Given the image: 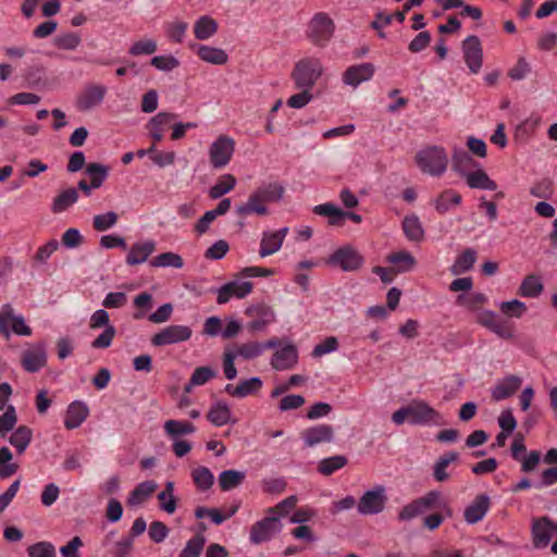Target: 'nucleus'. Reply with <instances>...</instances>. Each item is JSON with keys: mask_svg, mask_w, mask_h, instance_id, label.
I'll return each mask as SVG.
<instances>
[{"mask_svg": "<svg viewBox=\"0 0 557 557\" xmlns=\"http://www.w3.org/2000/svg\"><path fill=\"white\" fill-rule=\"evenodd\" d=\"M231 409L224 401H216L207 413V419L215 426H223L231 421Z\"/></svg>", "mask_w": 557, "mask_h": 557, "instance_id": "obj_33", "label": "nucleus"}, {"mask_svg": "<svg viewBox=\"0 0 557 557\" xmlns=\"http://www.w3.org/2000/svg\"><path fill=\"white\" fill-rule=\"evenodd\" d=\"M375 72V66L372 63H361L351 65L343 73L344 84L354 88L358 87L361 83L370 81Z\"/></svg>", "mask_w": 557, "mask_h": 557, "instance_id": "obj_16", "label": "nucleus"}, {"mask_svg": "<svg viewBox=\"0 0 557 557\" xmlns=\"http://www.w3.org/2000/svg\"><path fill=\"white\" fill-rule=\"evenodd\" d=\"M29 557H55V547L50 542H37L27 548Z\"/></svg>", "mask_w": 557, "mask_h": 557, "instance_id": "obj_56", "label": "nucleus"}, {"mask_svg": "<svg viewBox=\"0 0 557 557\" xmlns=\"http://www.w3.org/2000/svg\"><path fill=\"white\" fill-rule=\"evenodd\" d=\"M463 60L473 74H478L483 64V50L481 40L475 35L468 36L461 45Z\"/></svg>", "mask_w": 557, "mask_h": 557, "instance_id": "obj_13", "label": "nucleus"}, {"mask_svg": "<svg viewBox=\"0 0 557 557\" xmlns=\"http://www.w3.org/2000/svg\"><path fill=\"white\" fill-rule=\"evenodd\" d=\"M78 199V193L74 187L61 191L51 203L53 213H61L73 206Z\"/></svg>", "mask_w": 557, "mask_h": 557, "instance_id": "obj_36", "label": "nucleus"}, {"mask_svg": "<svg viewBox=\"0 0 557 557\" xmlns=\"http://www.w3.org/2000/svg\"><path fill=\"white\" fill-rule=\"evenodd\" d=\"M387 503L386 490L383 485H376L367 491L360 497L357 504V510L360 515L372 516L381 513Z\"/></svg>", "mask_w": 557, "mask_h": 557, "instance_id": "obj_8", "label": "nucleus"}, {"mask_svg": "<svg viewBox=\"0 0 557 557\" xmlns=\"http://www.w3.org/2000/svg\"><path fill=\"white\" fill-rule=\"evenodd\" d=\"M301 437L308 447L320 443H330L334 437V430L329 424H318L302 431Z\"/></svg>", "mask_w": 557, "mask_h": 557, "instance_id": "obj_18", "label": "nucleus"}, {"mask_svg": "<svg viewBox=\"0 0 557 557\" xmlns=\"http://www.w3.org/2000/svg\"><path fill=\"white\" fill-rule=\"evenodd\" d=\"M193 331L187 325L172 324L163 327L151 337V345L161 347L166 345L178 344L188 341Z\"/></svg>", "mask_w": 557, "mask_h": 557, "instance_id": "obj_10", "label": "nucleus"}, {"mask_svg": "<svg viewBox=\"0 0 557 557\" xmlns=\"http://www.w3.org/2000/svg\"><path fill=\"white\" fill-rule=\"evenodd\" d=\"M387 261L397 265V272L399 273L412 270L417 263L414 257L407 251L391 253Z\"/></svg>", "mask_w": 557, "mask_h": 557, "instance_id": "obj_45", "label": "nucleus"}, {"mask_svg": "<svg viewBox=\"0 0 557 557\" xmlns=\"http://www.w3.org/2000/svg\"><path fill=\"white\" fill-rule=\"evenodd\" d=\"M107 88L102 85L90 84L78 95L76 107L79 111H89L99 106L106 96Z\"/></svg>", "mask_w": 557, "mask_h": 557, "instance_id": "obj_15", "label": "nucleus"}, {"mask_svg": "<svg viewBox=\"0 0 557 557\" xmlns=\"http://www.w3.org/2000/svg\"><path fill=\"white\" fill-rule=\"evenodd\" d=\"M298 360V352L295 345L289 344L276 350L271 359L273 369L282 371L292 369Z\"/></svg>", "mask_w": 557, "mask_h": 557, "instance_id": "obj_21", "label": "nucleus"}, {"mask_svg": "<svg viewBox=\"0 0 557 557\" xmlns=\"http://www.w3.org/2000/svg\"><path fill=\"white\" fill-rule=\"evenodd\" d=\"M89 409L87 405L83 401L75 400L67 407L64 426L67 430L76 429L87 419Z\"/></svg>", "mask_w": 557, "mask_h": 557, "instance_id": "obj_22", "label": "nucleus"}, {"mask_svg": "<svg viewBox=\"0 0 557 557\" xmlns=\"http://www.w3.org/2000/svg\"><path fill=\"white\" fill-rule=\"evenodd\" d=\"M348 460L343 455H335L329 458L322 459L318 465V471L323 475H331L335 471L344 468Z\"/></svg>", "mask_w": 557, "mask_h": 557, "instance_id": "obj_44", "label": "nucleus"}, {"mask_svg": "<svg viewBox=\"0 0 557 557\" xmlns=\"http://www.w3.org/2000/svg\"><path fill=\"white\" fill-rule=\"evenodd\" d=\"M115 334V327L113 325H108L104 331L92 341L91 347L96 349L110 347Z\"/></svg>", "mask_w": 557, "mask_h": 557, "instance_id": "obj_63", "label": "nucleus"}, {"mask_svg": "<svg viewBox=\"0 0 557 557\" xmlns=\"http://www.w3.org/2000/svg\"><path fill=\"white\" fill-rule=\"evenodd\" d=\"M451 161L453 170L461 176H466L468 174V170L476 166V162L473 160L470 153L463 149H455Z\"/></svg>", "mask_w": 557, "mask_h": 557, "instance_id": "obj_35", "label": "nucleus"}, {"mask_svg": "<svg viewBox=\"0 0 557 557\" xmlns=\"http://www.w3.org/2000/svg\"><path fill=\"white\" fill-rule=\"evenodd\" d=\"M282 530V523L277 516L269 515L257 521L250 529V542L261 544L270 541L275 534Z\"/></svg>", "mask_w": 557, "mask_h": 557, "instance_id": "obj_11", "label": "nucleus"}, {"mask_svg": "<svg viewBox=\"0 0 557 557\" xmlns=\"http://www.w3.org/2000/svg\"><path fill=\"white\" fill-rule=\"evenodd\" d=\"M459 461V454L457 451H448L438 457L433 466V478L436 482H446L449 480L450 474L447 471L449 465Z\"/></svg>", "mask_w": 557, "mask_h": 557, "instance_id": "obj_24", "label": "nucleus"}, {"mask_svg": "<svg viewBox=\"0 0 557 557\" xmlns=\"http://www.w3.org/2000/svg\"><path fill=\"white\" fill-rule=\"evenodd\" d=\"M284 193V186L277 182L263 184L249 195L247 202L236 206L235 213L240 218L250 214L267 215L269 210L265 203L280 201Z\"/></svg>", "mask_w": 557, "mask_h": 557, "instance_id": "obj_3", "label": "nucleus"}, {"mask_svg": "<svg viewBox=\"0 0 557 557\" xmlns=\"http://www.w3.org/2000/svg\"><path fill=\"white\" fill-rule=\"evenodd\" d=\"M530 194L533 197L549 199L554 194L553 181L549 178H543L534 183L530 188Z\"/></svg>", "mask_w": 557, "mask_h": 557, "instance_id": "obj_53", "label": "nucleus"}, {"mask_svg": "<svg viewBox=\"0 0 557 557\" xmlns=\"http://www.w3.org/2000/svg\"><path fill=\"white\" fill-rule=\"evenodd\" d=\"M218 30V23L210 16H201L194 26L195 37L199 40H207Z\"/></svg>", "mask_w": 557, "mask_h": 557, "instance_id": "obj_39", "label": "nucleus"}, {"mask_svg": "<svg viewBox=\"0 0 557 557\" xmlns=\"http://www.w3.org/2000/svg\"><path fill=\"white\" fill-rule=\"evenodd\" d=\"M196 53L202 61L214 65H223L228 61L227 53L221 48L198 45Z\"/></svg>", "mask_w": 557, "mask_h": 557, "instance_id": "obj_28", "label": "nucleus"}, {"mask_svg": "<svg viewBox=\"0 0 557 557\" xmlns=\"http://www.w3.org/2000/svg\"><path fill=\"white\" fill-rule=\"evenodd\" d=\"M401 228L406 238L413 243H421L425 232L419 216L414 213L408 214L401 222Z\"/></svg>", "mask_w": 557, "mask_h": 557, "instance_id": "obj_23", "label": "nucleus"}, {"mask_svg": "<svg viewBox=\"0 0 557 557\" xmlns=\"http://www.w3.org/2000/svg\"><path fill=\"white\" fill-rule=\"evenodd\" d=\"M119 220L117 213L114 211H108L102 214H97L92 219V227L97 232H106L113 227Z\"/></svg>", "mask_w": 557, "mask_h": 557, "instance_id": "obj_51", "label": "nucleus"}, {"mask_svg": "<svg viewBox=\"0 0 557 557\" xmlns=\"http://www.w3.org/2000/svg\"><path fill=\"white\" fill-rule=\"evenodd\" d=\"M164 432L173 440H180L184 435L191 434L196 431V426L186 420H168L164 423Z\"/></svg>", "mask_w": 557, "mask_h": 557, "instance_id": "obj_29", "label": "nucleus"}, {"mask_svg": "<svg viewBox=\"0 0 557 557\" xmlns=\"http://www.w3.org/2000/svg\"><path fill=\"white\" fill-rule=\"evenodd\" d=\"M205 544L206 537L201 533H198L186 543L178 557H199Z\"/></svg>", "mask_w": 557, "mask_h": 557, "instance_id": "obj_47", "label": "nucleus"}, {"mask_svg": "<svg viewBox=\"0 0 557 557\" xmlns=\"http://www.w3.org/2000/svg\"><path fill=\"white\" fill-rule=\"evenodd\" d=\"M419 168L432 176H441L447 169L448 158L444 148L431 147L420 151L417 157Z\"/></svg>", "mask_w": 557, "mask_h": 557, "instance_id": "obj_6", "label": "nucleus"}, {"mask_svg": "<svg viewBox=\"0 0 557 557\" xmlns=\"http://www.w3.org/2000/svg\"><path fill=\"white\" fill-rule=\"evenodd\" d=\"M236 185V178L232 174L222 175L218 182L209 189V196L218 199L230 193Z\"/></svg>", "mask_w": 557, "mask_h": 557, "instance_id": "obj_43", "label": "nucleus"}, {"mask_svg": "<svg viewBox=\"0 0 557 557\" xmlns=\"http://www.w3.org/2000/svg\"><path fill=\"white\" fill-rule=\"evenodd\" d=\"M432 203L440 214H445L451 206H459L461 203V196L454 189H445Z\"/></svg>", "mask_w": 557, "mask_h": 557, "instance_id": "obj_30", "label": "nucleus"}, {"mask_svg": "<svg viewBox=\"0 0 557 557\" xmlns=\"http://www.w3.org/2000/svg\"><path fill=\"white\" fill-rule=\"evenodd\" d=\"M476 261V251L473 248H467L460 253L454 264L450 268V271L455 275L462 274L471 270Z\"/></svg>", "mask_w": 557, "mask_h": 557, "instance_id": "obj_37", "label": "nucleus"}, {"mask_svg": "<svg viewBox=\"0 0 557 557\" xmlns=\"http://www.w3.org/2000/svg\"><path fill=\"white\" fill-rule=\"evenodd\" d=\"M288 232L287 227H283L275 232H264L260 242V257H267L275 253L282 247L283 240Z\"/></svg>", "mask_w": 557, "mask_h": 557, "instance_id": "obj_20", "label": "nucleus"}, {"mask_svg": "<svg viewBox=\"0 0 557 557\" xmlns=\"http://www.w3.org/2000/svg\"><path fill=\"white\" fill-rule=\"evenodd\" d=\"M190 475L196 487L201 492L210 490L214 483L213 473L205 466L193 469Z\"/></svg>", "mask_w": 557, "mask_h": 557, "instance_id": "obj_41", "label": "nucleus"}, {"mask_svg": "<svg viewBox=\"0 0 557 557\" xmlns=\"http://www.w3.org/2000/svg\"><path fill=\"white\" fill-rule=\"evenodd\" d=\"M323 73V65L318 58L299 60L292 72V78L299 89H311Z\"/></svg>", "mask_w": 557, "mask_h": 557, "instance_id": "obj_4", "label": "nucleus"}, {"mask_svg": "<svg viewBox=\"0 0 557 557\" xmlns=\"http://www.w3.org/2000/svg\"><path fill=\"white\" fill-rule=\"evenodd\" d=\"M476 322L480 325L488 329L500 338L510 339L513 337L512 327L507 321L499 318L494 311H480L476 315Z\"/></svg>", "mask_w": 557, "mask_h": 557, "instance_id": "obj_14", "label": "nucleus"}, {"mask_svg": "<svg viewBox=\"0 0 557 557\" xmlns=\"http://www.w3.org/2000/svg\"><path fill=\"white\" fill-rule=\"evenodd\" d=\"M363 263L362 255L350 245L337 248L325 260V264L341 269L344 272H356L362 268Z\"/></svg>", "mask_w": 557, "mask_h": 557, "instance_id": "obj_5", "label": "nucleus"}, {"mask_svg": "<svg viewBox=\"0 0 557 557\" xmlns=\"http://www.w3.org/2000/svg\"><path fill=\"white\" fill-rule=\"evenodd\" d=\"M430 510H435V512L423 519V527L431 531L436 530L445 517L453 516V510L448 503L442 499L441 492L430 491L422 497L405 505L398 513V520L410 521Z\"/></svg>", "mask_w": 557, "mask_h": 557, "instance_id": "obj_1", "label": "nucleus"}, {"mask_svg": "<svg viewBox=\"0 0 557 557\" xmlns=\"http://www.w3.org/2000/svg\"><path fill=\"white\" fill-rule=\"evenodd\" d=\"M235 151V140L227 135H220L209 148V160L214 169L226 166Z\"/></svg>", "mask_w": 557, "mask_h": 557, "instance_id": "obj_9", "label": "nucleus"}, {"mask_svg": "<svg viewBox=\"0 0 557 557\" xmlns=\"http://www.w3.org/2000/svg\"><path fill=\"white\" fill-rule=\"evenodd\" d=\"M157 484L153 481L139 483L128 495L127 505L138 506L145 503L156 491Z\"/></svg>", "mask_w": 557, "mask_h": 557, "instance_id": "obj_31", "label": "nucleus"}, {"mask_svg": "<svg viewBox=\"0 0 557 557\" xmlns=\"http://www.w3.org/2000/svg\"><path fill=\"white\" fill-rule=\"evenodd\" d=\"M486 301L487 297L482 293H475L469 296L459 295L457 298L458 304L467 306L471 311L479 310Z\"/></svg>", "mask_w": 557, "mask_h": 557, "instance_id": "obj_59", "label": "nucleus"}, {"mask_svg": "<svg viewBox=\"0 0 557 557\" xmlns=\"http://www.w3.org/2000/svg\"><path fill=\"white\" fill-rule=\"evenodd\" d=\"M335 30L333 20L324 12L313 15L309 23L308 36L310 40L319 47H324L332 38Z\"/></svg>", "mask_w": 557, "mask_h": 557, "instance_id": "obj_7", "label": "nucleus"}, {"mask_svg": "<svg viewBox=\"0 0 557 557\" xmlns=\"http://www.w3.org/2000/svg\"><path fill=\"white\" fill-rule=\"evenodd\" d=\"M158 49L157 42L153 39H143L134 42L128 53L132 55H150L153 54Z\"/></svg>", "mask_w": 557, "mask_h": 557, "instance_id": "obj_54", "label": "nucleus"}, {"mask_svg": "<svg viewBox=\"0 0 557 557\" xmlns=\"http://www.w3.org/2000/svg\"><path fill=\"white\" fill-rule=\"evenodd\" d=\"M228 249V243L224 239H219L206 250L205 258L208 260H220L227 253Z\"/></svg>", "mask_w": 557, "mask_h": 557, "instance_id": "obj_64", "label": "nucleus"}, {"mask_svg": "<svg viewBox=\"0 0 557 557\" xmlns=\"http://www.w3.org/2000/svg\"><path fill=\"white\" fill-rule=\"evenodd\" d=\"M17 423V414L15 407L12 405L7 406L3 414L0 416V433L2 435L12 431Z\"/></svg>", "mask_w": 557, "mask_h": 557, "instance_id": "obj_57", "label": "nucleus"}, {"mask_svg": "<svg viewBox=\"0 0 557 557\" xmlns=\"http://www.w3.org/2000/svg\"><path fill=\"white\" fill-rule=\"evenodd\" d=\"M491 506L490 497L486 494H479L473 502L465 509V520L469 524L481 521Z\"/></svg>", "mask_w": 557, "mask_h": 557, "instance_id": "obj_19", "label": "nucleus"}, {"mask_svg": "<svg viewBox=\"0 0 557 557\" xmlns=\"http://www.w3.org/2000/svg\"><path fill=\"white\" fill-rule=\"evenodd\" d=\"M85 171L90 177L91 186L97 189L100 188L107 180L110 168L101 163H89Z\"/></svg>", "mask_w": 557, "mask_h": 557, "instance_id": "obj_42", "label": "nucleus"}, {"mask_svg": "<svg viewBox=\"0 0 557 557\" xmlns=\"http://www.w3.org/2000/svg\"><path fill=\"white\" fill-rule=\"evenodd\" d=\"M521 379L517 375H508L492 391L494 400H503L513 395L521 386Z\"/></svg>", "mask_w": 557, "mask_h": 557, "instance_id": "obj_26", "label": "nucleus"}, {"mask_svg": "<svg viewBox=\"0 0 557 557\" xmlns=\"http://www.w3.org/2000/svg\"><path fill=\"white\" fill-rule=\"evenodd\" d=\"M392 421L401 425L407 421L411 425H444L446 421L441 412L422 399H412L392 414Z\"/></svg>", "mask_w": 557, "mask_h": 557, "instance_id": "obj_2", "label": "nucleus"}, {"mask_svg": "<svg viewBox=\"0 0 557 557\" xmlns=\"http://www.w3.org/2000/svg\"><path fill=\"white\" fill-rule=\"evenodd\" d=\"M313 212L318 215L329 218V224L333 226H342L346 220V211H343L332 202L315 206Z\"/></svg>", "mask_w": 557, "mask_h": 557, "instance_id": "obj_27", "label": "nucleus"}, {"mask_svg": "<svg viewBox=\"0 0 557 557\" xmlns=\"http://www.w3.org/2000/svg\"><path fill=\"white\" fill-rule=\"evenodd\" d=\"M532 543L535 548H545L552 537L557 535V523L549 517L535 518L532 521Z\"/></svg>", "mask_w": 557, "mask_h": 557, "instance_id": "obj_12", "label": "nucleus"}, {"mask_svg": "<svg viewBox=\"0 0 557 557\" xmlns=\"http://www.w3.org/2000/svg\"><path fill=\"white\" fill-rule=\"evenodd\" d=\"M174 483L169 481L165 483V488L162 491L158 498L162 502L161 508L168 513H173L176 510V500L173 496Z\"/></svg>", "mask_w": 557, "mask_h": 557, "instance_id": "obj_55", "label": "nucleus"}, {"mask_svg": "<svg viewBox=\"0 0 557 557\" xmlns=\"http://www.w3.org/2000/svg\"><path fill=\"white\" fill-rule=\"evenodd\" d=\"M543 289L544 285L540 276L529 274L522 280L518 294L522 297L536 298L542 294Z\"/></svg>", "mask_w": 557, "mask_h": 557, "instance_id": "obj_34", "label": "nucleus"}, {"mask_svg": "<svg viewBox=\"0 0 557 557\" xmlns=\"http://www.w3.org/2000/svg\"><path fill=\"white\" fill-rule=\"evenodd\" d=\"M150 64L163 72H171L180 66V61L174 55H156L150 60Z\"/></svg>", "mask_w": 557, "mask_h": 557, "instance_id": "obj_58", "label": "nucleus"}, {"mask_svg": "<svg viewBox=\"0 0 557 557\" xmlns=\"http://www.w3.org/2000/svg\"><path fill=\"white\" fill-rule=\"evenodd\" d=\"M150 264L152 267H162V268L171 267V268H175V269H181L184 265V261H183V258L178 253L168 251V252H162L159 256L154 257L150 261Z\"/></svg>", "mask_w": 557, "mask_h": 557, "instance_id": "obj_46", "label": "nucleus"}, {"mask_svg": "<svg viewBox=\"0 0 557 557\" xmlns=\"http://www.w3.org/2000/svg\"><path fill=\"white\" fill-rule=\"evenodd\" d=\"M232 352L236 354V357H242L245 360L255 359L262 355L261 345L258 342L236 345Z\"/></svg>", "mask_w": 557, "mask_h": 557, "instance_id": "obj_50", "label": "nucleus"}, {"mask_svg": "<svg viewBox=\"0 0 557 557\" xmlns=\"http://www.w3.org/2000/svg\"><path fill=\"white\" fill-rule=\"evenodd\" d=\"M177 115L171 112H160L156 114L147 124L148 129H160L164 131V127L169 125L172 121L176 120Z\"/></svg>", "mask_w": 557, "mask_h": 557, "instance_id": "obj_61", "label": "nucleus"}, {"mask_svg": "<svg viewBox=\"0 0 557 557\" xmlns=\"http://www.w3.org/2000/svg\"><path fill=\"white\" fill-rule=\"evenodd\" d=\"M246 478L245 472L238 470H224L219 474V486L223 492L239 486Z\"/></svg>", "mask_w": 557, "mask_h": 557, "instance_id": "obj_40", "label": "nucleus"}, {"mask_svg": "<svg viewBox=\"0 0 557 557\" xmlns=\"http://www.w3.org/2000/svg\"><path fill=\"white\" fill-rule=\"evenodd\" d=\"M262 387V381L258 376L250 377L248 380L242 381L236 387H235V394L238 398H244L249 395H253L257 392H259Z\"/></svg>", "mask_w": 557, "mask_h": 557, "instance_id": "obj_49", "label": "nucleus"}, {"mask_svg": "<svg viewBox=\"0 0 557 557\" xmlns=\"http://www.w3.org/2000/svg\"><path fill=\"white\" fill-rule=\"evenodd\" d=\"M33 438V431L27 425H20L15 431L11 434L9 442L10 444L16 448L18 454H23L28 445L30 444Z\"/></svg>", "mask_w": 557, "mask_h": 557, "instance_id": "obj_38", "label": "nucleus"}, {"mask_svg": "<svg viewBox=\"0 0 557 557\" xmlns=\"http://www.w3.org/2000/svg\"><path fill=\"white\" fill-rule=\"evenodd\" d=\"M46 363L47 354L45 346L41 344H38L22 354V366L27 372H38L46 366Z\"/></svg>", "mask_w": 557, "mask_h": 557, "instance_id": "obj_17", "label": "nucleus"}, {"mask_svg": "<svg viewBox=\"0 0 557 557\" xmlns=\"http://www.w3.org/2000/svg\"><path fill=\"white\" fill-rule=\"evenodd\" d=\"M465 177L467 185L472 189L495 190L497 188L496 183L482 169L470 172Z\"/></svg>", "mask_w": 557, "mask_h": 557, "instance_id": "obj_32", "label": "nucleus"}, {"mask_svg": "<svg viewBox=\"0 0 557 557\" xmlns=\"http://www.w3.org/2000/svg\"><path fill=\"white\" fill-rule=\"evenodd\" d=\"M499 309L503 314L509 317V318H521L528 310V307L524 302L512 299L509 301H503L499 305Z\"/></svg>", "mask_w": 557, "mask_h": 557, "instance_id": "obj_52", "label": "nucleus"}, {"mask_svg": "<svg viewBox=\"0 0 557 557\" xmlns=\"http://www.w3.org/2000/svg\"><path fill=\"white\" fill-rule=\"evenodd\" d=\"M531 73V65L525 58L520 57L517 63L508 71V77L512 81L524 79Z\"/></svg>", "mask_w": 557, "mask_h": 557, "instance_id": "obj_60", "label": "nucleus"}, {"mask_svg": "<svg viewBox=\"0 0 557 557\" xmlns=\"http://www.w3.org/2000/svg\"><path fill=\"white\" fill-rule=\"evenodd\" d=\"M216 372L211 367H198L194 370L190 380L191 385H203L211 379L215 377Z\"/></svg>", "mask_w": 557, "mask_h": 557, "instance_id": "obj_62", "label": "nucleus"}, {"mask_svg": "<svg viewBox=\"0 0 557 557\" xmlns=\"http://www.w3.org/2000/svg\"><path fill=\"white\" fill-rule=\"evenodd\" d=\"M154 250L156 243L153 240L136 243L129 249V252L126 257V263L128 265L144 263Z\"/></svg>", "mask_w": 557, "mask_h": 557, "instance_id": "obj_25", "label": "nucleus"}, {"mask_svg": "<svg viewBox=\"0 0 557 557\" xmlns=\"http://www.w3.org/2000/svg\"><path fill=\"white\" fill-rule=\"evenodd\" d=\"M81 41V36L77 33L59 34L53 38V45L58 49L69 51L75 50L79 46Z\"/></svg>", "mask_w": 557, "mask_h": 557, "instance_id": "obj_48", "label": "nucleus"}]
</instances>
